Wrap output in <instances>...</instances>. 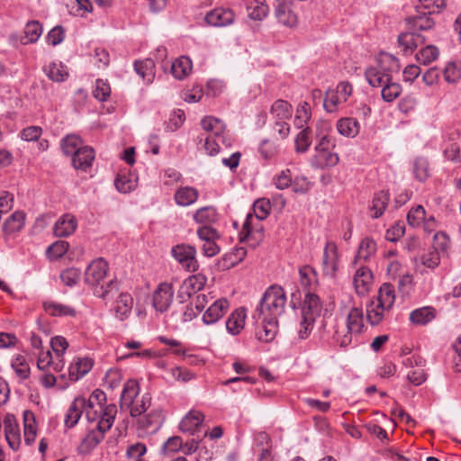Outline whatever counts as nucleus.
Returning a JSON list of instances; mask_svg holds the SVG:
<instances>
[{"label": "nucleus", "mask_w": 461, "mask_h": 461, "mask_svg": "<svg viewBox=\"0 0 461 461\" xmlns=\"http://www.w3.org/2000/svg\"><path fill=\"white\" fill-rule=\"evenodd\" d=\"M117 411L115 404H106V396L102 390L92 392L88 397L86 420L93 428L78 447L80 454L90 453L103 440L104 433L112 428Z\"/></svg>", "instance_id": "obj_1"}, {"label": "nucleus", "mask_w": 461, "mask_h": 461, "mask_svg": "<svg viewBox=\"0 0 461 461\" xmlns=\"http://www.w3.org/2000/svg\"><path fill=\"white\" fill-rule=\"evenodd\" d=\"M341 304L346 315L345 323L337 326L333 339L340 347L346 348L363 331L364 313L360 307L355 305L351 295L345 296Z\"/></svg>", "instance_id": "obj_2"}, {"label": "nucleus", "mask_w": 461, "mask_h": 461, "mask_svg": "<svg viewBox=\"0 0 461 461\" xmlns=\"http://www.w3.org/2000/svg\"><path fill=\"white\" fill-rule=\"evenodd\" d=\"M271 204L269 200L262 198L253 204V213H248L240 232V240L252 248L258 246L264 239L263 226L260 223L270 213Z\"/></svg>", "instance_id": "obj_3"}, {"label": "nucleus", "mask_w": 461, "mask_h": 461, "mask_svg": "<svg viewBox=\"0 0 461 461\" xmlns=\"http://www.w3.org/2000/svg\"><path fill=\"white\" fill-rule=\"evenodd\" d=\"M108 273V264L103 258L93 260L85 272V281L92 287L93 294L104 301L110 300L118 292L113 280L104 282Z\"/></svg>", "instance_id": "obj_4"}, {"label": "nucleus", "mask_w": 461, "mask_h": 461, "mask_svg": "<svg viewBox=\"0 0 461 461\" xmlns=\"http://www.w3.org/2000/svg\"><path fill=\"white\" fill-rule=\"evenodd\" d=\"M316 138L317 143L314 147L315 154L312 156L311 164L316 168L331 167L339 161L338 153L331 151L334 148V140L330 136V124L327 122L317 123Z\"/></svg>", "instance_id": "obj_5"}, {"label": "nucleus", "mask_w": 461, "mask_h": 461, "mask_svg": "<svg viewBox=\"0 0 461 461\" xmlns=\"http://www.w3.org/2000/svg\"><path fill=\"white\" fill-rule=\"evenodd\" d=\"M396 299L395 289L389 283L383 284L366 304V312L367 321L372 326L380 324L392 311Z\"/></svg>", "instance_id": "obj_6"}, {"label": "nucleus", "mask_w": 461, "mask_h": 461, "mask_svg": "<svg viewBox=\"0 0 461 461\" xmlns=\"http://www.w3.org/2000/svg\"><path fill=\"white\" fill-rule=\"evenodd\" d=\"M400 68L396 57L381 52L375 58V64L366 69L365 77L372 87H380L392 78L393 73L399 72Z\"/></svg>", "instance_id": "obj_7"}, {"label": "nucleus", "mask_w": 461, "mask_h": 461, "mask_svg": "<svg viewBox=\"0 0 461 461\" xmlns=\"http://www.w3.org/2000/svg\"><path fill=\"white\" fill-rule=\"evenodd\" d=\"M285 304L284 289L279 285H271L264 293L257 312L258 316L278 320L285 312Z\"/></svg>", "instance_id": "obj_8"}, {"label": "nucleus", "mask_w": 461, "mask_h": 461, "mask_svg": "<svg viewBox=\"0 0 461 461\" xmlns=\"http://www.w3.org/2000/svg\"><path fill=\"white\" fill-rule=\"evenodd\" d=\"M353 94V86L348 81L343 80L335 87L326 90L323 100V108L328 113H338L348 101Z\"/></svg>", "instance_id": "obj_9"}, {"label": "nucleus", "mask_w": 461, "mask_h": 461, "mask_svg": "<svg viewBox=\"0 0 461 461\" xmlns=\"http://www.w3.org/2000/svg\"><path fill=\"white\" fill-rule=\"evenodd\" d=\"M31 345L33 348V355L37 358V367L41 371H45L51 367L55 373H59L65 366V360L59 359L53 361L51 352L49 348L43 349L41 339L33 334L31 337Z\"/></svg>", "instance_id": "obj_10"}, {"label": "nucleus", "mask_w": 461, "mask_h": 461, "mask_svg": "<svg viewBox=\"0 0 461 461\" xmlns=\"http://www.w3.org/2000/svg\"><path fill=\"white\" fill-rule=\"evenodd\" d=\"M341 264V256L334 241L329 240L323 248L321 269L326 276L336 277Z\"/></svg>", "instance_id": "obj_11"}, {"label": "nucleus", "mask_w": 461, "mask_h": 461, "mask_svg": "<svg viewBox=\"0 0 461 461\" xmlns=\"http://www.w3.org/2000/svg\"><path fill=\"white\" fill-rule=\"evenodd\" d=\"M352 282L353 287L358 296L366 295L374 285L373 271L366 266L355 265Z\"/></svg>", "instance_id": "obj_12"}, {"label": "nucleus", "mask_w": 461, "mask_h": 461, "mask_svg": "<svg viewBox=\"0 0 461 461\" xmlns=\"http://www.w3.org/2000/svg\"><path fill=\"white\" fill-rule=\"evenodd\" d=\"M171 253L174 258L187 271L194 272L198 269L199 265L194 247L179 244L172 249Z\"/></svg>", "instance_id": "obj_13"}, {"label": "nucleus", "mask_w": 461, "mask_h": 461, "mask_svg": "<svg viewBox=\"0 0 461 461\" xmlns=\"http://www.w3.org/2000/svg\"><path fill=\"white\" fill-rule=\"evenodd\" d=\"M210 299L208 307L203 314V322L206 325H212L219 321L223 315L227 312L230 303L225 298H219L213 300L211 294H207Z\"/></svg>", "instance_id": "obj_14"}, {"label": "nucleus", "mask_w": 461, "mask_h": 461, "mask_svg": "<svg viewBox=\"0 0 461 461\" xmlns=\"http://www.w3.org/2000/svg\"><path fill=\"white\" fill-rule=\"evenodd\" d=\"M174 298V289L169 283H161L155 289L152 296V305L157 312H164L171 305Z\"/></svg>", "instance_id": "obj_15"}, {"label": "nucleus", "mask_w": 461, "mask_h": 461, "mask_svg": "<svg viewBox=\"0 0 461 461\" xmlns=\"http://www.w3.org/2000/svg\"><path fill=\"white\" fill-rule=\"evenodd\" d=\"M164 420L162 409L158 407L153 408L147 414L140 418L138 428L147 434H154L161 428Z\"/></svg>", "instance_id": "obj_16"}, {"label": "nucleus", "mask_w": 461, "mask_h": 461, "mask_svg": "<svg viewBox=\"0 0 461 461\" xmlns=\"http://www.w3.org/2000/svg\"><path fill=\"white\" fill-rule=\"evenodd\" d=\"M88 398L84 396L76 397L68 408L64 417V424L66 428L71 429L75 427L81 418L83 412H85V415L86 416Z\"/></svg>", "instance_id": "obj_17"}, {"label": "nucleus", "mask_w": 461, "mask_h": 461, "mask_svg": "<svg viewBox=\"0 0 461 461\" xmlns=\"http://www.w3.org/2000/svg\"><path fill=\"white\" fill-rule=\"evenodd\" d=\"M94 360L89 357L76 356L68 365V378L77 382L83 378L93 368Z\"/></svg>", "instance_id": "obj_18"}, {"label": "nucleus", "mask_w": 461, "mask_h": 461, "mask_svg": "<svg viewBox=\"0 0 461 461\" xmlns=\"http://www.w3.org/2000/svg\"><path fill=\"white\" fill-rule=\"evenodd\" d=\"M204 20L211 26L224 27L234 22L235 14L230 8L218 7L208 12Z\"/></svg>", "instance_id": "obj_19"}, {"label": "nucleus", "mask_w": 461, "mask_h": 461, "mask_svg": "<svg viewBox=\"0 0 461 461\" xmlns=\"http://www.w3.org/2000/svg\"><path fill=\"white\" fill-rule=\"evenodd\" d=\"M206 276L201 273L188 276L180 285L179 296L183 299L190 298L193 294L201 291L206 285Z\"/></svg>", "instance_id": "obj_20"}, {"label": "nucleus", "mask_w": 461, "mask_h": 461, "mask_svg": "<svg viewBox=\"0 0 461 461\" xmlns=\"http://www.w3.org/2000/svg\"><path fill=\"white\" fill-rule=\"evenodd\" d=\"M4 428L6 441L9 447L17 451L22 443L21 432L19 426L16 422L15 417L12 414H7L4 419Z\"/></svg>", "instance_id": "obj_21"}, {"label": "nucleus", "mask_w": 461, "mask_h": 461, "mask_svg": "<svg viewBox=\"0 0 461 461\" xmlns=\"http://www.w3.org/2000/svg\"><path fill=\"white\" fill-rule=\"evenodd\" d=\"M203 414L197 410L189 411L179 423V430L183 433L193 436L203 422Z\"/></svg>", "instance_id": "obj_22"}, {"label": "nucleus", "mask_w": 461, "mask_h": 461, "mask_svg": "<svg viewBox=\"0 0 461 461\" xmlns=\"http://www.w3.org/2000/svg\"><path fill=\"white\" fill-rule=\"evenodd\" d=\"M200 193L194 186H179L174 194L175 203L181 207H188L194 204L199 199Z\"/></svg>", "instance_id": "obj_23"}, {"label": "nucleus", "mask_w": 461, "mask_h": 461, "mask_svg": "<svg viewBox=\"0 0 461 461\" xmlns=\"http://www.w3.org/2000/svg\"><path fill=\"white\" fill-rule=\"evenodd\" d=\"M247 311L244 307L234 310L226 321V330L230 335H239L245 327Z\"/></svg>", "instance_id": "obj_24"}, {"label": "nucleus", "mask_w": 461, "mask_h": 461, "mask_svg": "<svg viewBox=\"0 0 461 461\" xmlns=\"http://www.w3.org/2000/svg\"><path fill=\"white\" fill-rule=\"evenodd\" d=\"M274 14L278 23L285 27L294 28L298 24V17L288 4L276 5Z\"/></svg>", "instance_id": "obj_25"}, {"label": "nucleus", "mask_w": 461, "mask_h": 461, "mask_svg": "<svg viewBox=\"0 0 461 461\" xmlns=\"http://www.w3.org/2000/svg\"><path fill=\"white\" fill-rule=\"evenodd\" d=\"M261 327L257 331V338L263 342L272 341L278 330V320L258 316Z\"/></svg>", "instance_id": "obj_26"}, {"label": "nucleus", "mask_w": 461, "mask_h": 461, "mask_svg": "<svg viewBox=\"0 0 461 461\" xmlns=\"http://www.w3.org/2000/svg\"><path fill=\"white\" fill-rule=\"evenodd\" d=\"M133 307V298L128 293H121L116 298L113 310L115 313L116 318L121 321L127 319Z\"/></svg>", "instance_id": "obj_27"}, {"label": "nucleus", "mask_w": 461, "mask_h": 461, "mask_svg": "<svg viewBox=\"0 0 461 461\" xmlns=\"http://www.w3.org/2000/svg\"><path fill=\"white\" fill-rule=\"evenodd\" d=\"M192 219L197 224L205 226L212 225L218 221L219 213L212 205H207L195 210L192 214Z\"/></svg>", "instance_id": "obj_28"}, {"label": "nucleus", "mask_w": 461, "mask_h": 461, "mask_svg": "<svg viewBox=\"0 0 461 461\" xmlns=\"http://www.w3.org/2000/svg\"><path fill=\"white\" fill-rule=\"evenodd\" d=\"M77 226V222L75 216L66 213L58 219L53 232L58 237H67L75 232Z\"/></svg>", "instance_id": "obj_29"}, {"label": "nucleus", "mask_w": 461, "mask_h": 461, "mask_svg": "<svg viewBox=\"0 0 461 461\" xmlns=\"http://www.w3.org/2000/svg\"><path fill=\"white\" fill-rule=\"evenodd\" d=\"M336 128L341 136L353 139L358 135L361 127L356 118L343 117L337 121Z\"/></svg>", "instance_id": "obj_30"}, {"label": "nucleus", "mask_w": 461, "mask_h": 461, "mask_svg": "<svg viewBox=\"0 0 461 461\" xmlns=\"http://www.w3.org/2000/svg\"><path fill=\"white\" fill-rule=\"evenodd\" d=\"M209 303L210 299L208 295H205L204 294L197 295L194 304L190 303L185 306L182 313V321L184 322L191 321L199 312L204 310Z\"/></svg>", "instance_id": "obj_31"}, {"label": "nucleus", "mask_w": 461, "mask_h": 461, "mask_svg": "<svg viewBox=\"0 0 461 461\" xmlns=\"http://www.w3.org/2000/svg\"><path fill=\"white\" fill-rule=\"evenodd\" d=\"M321 303L318 295L308 292L303 300L302 306V316L312 317L316 320L320 316L321 312Z\"/></svg>", "instance_id": "obj_32"}, {"label": "nucleus", "mask_w": 461, "mask_h": 461, "mask_svg": "<svg viewBox=\"0 0 461 461\" xmlns=\"http://www.w3.org/2000/svg\"><path fill=\"white\" fill-rule=\"evenodd\" d=\"M43 32V27L38 21H29L24 27L23 35L19 38L22 45L33 44L38 41Z\"/></svg>", "instance_id": "obj_33"}, {"label": "nucleus", "mask_w": 461, "mask_h": 461, "mask_svg": "<svg viewBox=\"0 0 461 461\" xmlns=\"http://www.w3.org/2000/svg\"><path fill=\"white\" fill-rule=\"evenodd\" d=\"M95 154L91 147L85 146L72 158V163L76 169L86 171L93 164Z\"/></svg>", "instance_id": "obj_34"}, {"label": "nucleus", "mask_w": 461, "mask_h": 461, "mask_svg": "<svg viewBox=\"0 0 461 461\" xmlns=\"http://www.w3.org/2000/svg\"><path fill=\"white\" fill-rule=\"evenodd\" d=\"M43 308L46 313L54 317H73L76 315L74 307L55 301H45Z\"/></svg>", "instance_id": "obj_35"}, {"label": "nucleus", "mask_w": 461, "mask_h": 461, "mask_svg": "<svg viewBox=\"0 0 461 461\" xmlns=\"http://www.w3.org/2000/svg\"><path fill=\"white\" fill-rule=\"evenodd\" d=\"M135 72L145 84L149 85L155 78V63L151 59L136 60L133 64Z\"/></svg>", "instance_id": "obj_36"}, {"label": "nucleus", "mask_w": 461, "mask_h": 461, "mask_svg": "<svg viewBox=\"0 0 461 461\" xmlns=\"http://www.w3.org/2000/svg\"><path fill=\"white\" fill-rule=\"evenodd\" d=\"M44 73L49 79L61 83L68 79L69 73L67 66L60 61H52L43 68Z\"/></svg>", "instance_id": "obj_37"}, {"label": "nucleus", "mask_w": 461, "mask_h": 461, "mask_svg": "<svg viewBox=\"0 0 461 461\" xmlns=\"http://www.w3.org/2000/svg\"><path fill=\"white\" fill-rule=\"evenodd\" d=\"M437 311L431 306H424L415 309L410 313V321L418 326L429 323L436 318Z\"/></svg>", "instance_id": "obj_38"}, {"label": "nucleus", "mask_w": 461, "mask_h": 461, "mask_svg": "<svg viewBox=\"0 0 461 461\" xmlns=\"http://www.w3.org/2000/svg\"><path fill=\"white\" fill-rule=\"evenodd\" d=\"M201 126L203 131L210 133L209 135L214 136L218 139H222V134H225V123L213 116H205L201 121Z\"/></svg>", "instance_id": "obj_39"}, {"label": "nucleus", "mask_w": 461, "mask_h": 461, "mask_svg": "<svg viewBox=\"0 0 461 461\" xmlns=\"http://www.w3.org/2000/svg\"><path fill=\"white\" fill-rule=\"evenodd\" d=\"M193 70V62L186 56H181L176 59L171 65V73L176 79H184L191 74Z\"/></svg>", "instance_id": "obj_40"}, {"label": "nucleus", "mask_w": 461, "mask_h": 461, "mask_svg": "<svg viewBox=\"0 0 461 461\" xmlns=\"http://www.w3.org/2000/svg\"><path fill=\"white\" fill-rule=\"evenodd\" d=\"M376 252L375 241L368 237L364 238L359 243L357 254L354 258L353 264H358V261L369 260Z\"/></svg>", "instance_id": "obj_41"}, {"label": "nucleus", "mask_w": 461, "mask_h": 461, "mask_svg": "<svg viewBox=\"0 0 461 461\" xmlns=\"http://www.w3.org/2000/svg\"><path fill=\"white\" fill-rule=\"evenodd\" d=\"M292 114L293 107L287 101L276 100L270 107V115L274 121H287Z\"/></svg>", "instance_id": "obj_42"}, {"label": "nucleus", "mask_w": 461, "mask_h": 461, "mask_svg": "<svg viewBox=\"0 0 461 461\" xmlns=\"http://www.w3.org/2000/svg\"><path fill=\"white\" fill-rule=\"evenodd\" d=\"M37 424L32 411H23V437L27 445H32L37 437Z\"/></svg>", "instance_id": "obj_43"}, {"label": "nucleus", "mask_w": 461, "mask_h": 461, "mask_svg": "<svg viewBox=\"0 0 461 461\" xmlns=\"http://www.w3.org/2000/svg\"><path fill=\"white\" fill-rule=\"evenodd\" d=\"M114 185L120 193H131L138 185V177L131 173H120L115 177Z\"/></svg>", "instance_id": "obj_44"}, {"label": "nucleus", "mask_w": 461, "mask_h": 461, "mask_svg": "<svg viewBox=\"0 0 461 461\" xmlns=\"http://www.w3.org/2000/svg\"><path fill=\"white\" fill-rule=\"evenodd\" d=\"M390 200L388 191H380L375 194L370 206L371 217L377 219L384 212Z\"/></svg>", "instance_id": "obj_45"}, {"label": "nucleus", "mask_w": 461, "mask_h": 461, "mask_svg": "<svg viewBox=\"0 0 461 461\" xmlns=\"http://www.w3.org/2000/svg\"><path fill=\"white\" fill-rule=\"evenodd\" d=\"M421 41V36L414 32H402L398 37L399 46L405 55L411 54Z\"/></svg>", "instance_id": "obj_46"}, {"label": "nucleus", "mask_w": 461, "mask_h": 461, "mask_svg": "<svg viewBox=\"0 0 461 461\" xmlns=\"http://www.w3.org/2000/svg\"><path fill=\"white\" fill-rule=\"evenodd\" d=\"M248 16L254 21H263L269 14L266 0H253L247 5Z\"/></svg>", "instance_id": "obj_47"}, {"label": "nucleus", "mask_w": 461, "mask_h": 461, "mask_svg": "<svg viewBox=\"0 0 461 461\" xmlns=\"http://www.w3.org/2000/svg\"><path fill=\"white\" fill-rule=\"evenodd\" d=\"M407 22L414 32L430 30L435 24L434 20L428 13H420V14L410 17L407 19Z\"/></svg>", "instance_id": "obj_48"}, {"label": "nucleus", "mask_w": 461, "mask_h": 461, "mask_svg": "<svg viewBox=\"0 0 461 461\" xmlns=\"http://www.w3.org/2000/svg\"><path fill=\"white\" fill-rule=\"evenodd\" d=\"M246 255L247 250L245 248H234L222 257L221 265L223 268H231L240 263L245 258Z\"/></svg>", "instance_id": "obj_49"}, {"label": "nucleus", "mask_w": 461, "mask_h": 461, "mask_svg": "<svg viewBox=\"0 0 461 461\" xmlns=\"http://www.w3.org/2000/svg\"><path fill=\"white\" fill-rule=\"evenodd\" d=\"M184 447V442L181 437H169L162 445L160 454L164 457H171Z\"/></svg>", "instance_id": "obj_50"}, {"label": "nucleus", "mask_w": 461, "mask_h": 461, "mask_svg": "<svg viewBox=\"0 0 461 461\" xmlns=\"http://www.w3.org/2000/svg\"><path fill=\"white\" fill-rule=\"evenodd\" d=\"M443 77L447 83L456 85L461 80V62L449 61L443 69Z\"/></svg>", "instance_id": "obj_51"}, {"label": "nucleus", "mask_w": 461, "mask_h": 461, "mask_svg": "<svg viewBox=\"0 0 461 461\" xmlns=\"http://www.w3.org/2000/svg\"><path fill=\"white\" fill-rule=\"evenodd\" d=\"M140 393V385L139 383L131 379L127 381L124 384L122 393V402L123 405L127 406L130 403H132L133 401L138 399Z\"/></svg>", "instance_id": "obj_52"}, {"label": "nucleus", "mask_w": 461, "mask_h": 461, "mask_svg": "<svg viewBox=\"0 0 461 461\" xmlns=\"http://www.w3.org/2000/svg\"><path fill=\"white\" fill-rule=\"evenodd\" d=\"M61 147L66 155L73 158L84 146L81 138L73 134L62 140Z\"/></svg>", "instance_id": "obj_53"}, {"label": "nucleus", "mask_w": 461, "mask_h": 461, "mask_svg": "<svg viewBox=\"0 0 461 461\" xmlns=\"http://www.w3.org/2000/svg\"><path fill=\"white\" fill-rule=\"evenodd\" d=\"M439 56L438 49L434 45H427L416 53V60L424 66L429 65L438 59Z\"/></svg>", "instance_id": "obj_54"}, {"label": "nucleus", "mask_w": 461, "mask_h": 461, "mask_svg": "<svg viewBox=\"0 0 461 461\" xmlns=\"http://www.w3.org/2000/svg\"><path fill=\"white\" fill-rule=\"evenodd\" d=\"M25 222V215L22 212H14L5 222L4 229L6 233H14L21 230Z\"/></svg>", "instance_id": "obj_55"}, {"label": "nucleus", "mask_w": 461, "mask_h": 461, "mask_svg": "<svg viewBox=\"0 0 461 461\" xmlns=\"http://www.w3.org/2000/svg\"><path fill=\"white\" fill-rule=\"evenodd\" d=\"M380 87L382 88V98L384 102L387 103L394 101L402 93L401 85L396 82H393L392 78Z\"/></svg>", "instance_id": "obj_56"}, {"label": "nucleus", "mask_w": 461, "mask_h": 461, "mask_svg": "<svg viewBox=\"0 0 461 461\" xmlns=\"http://www.w3.org/2000/svg\"><path fill=\"white\" fill-rule=\"evenodd\" d=\"M150 397L149 394H143L140 398L133 401L132 403L127 405L130 409L131 417H141L145 413L148 408L150 406Z\"/></svg>", "instance_id": "obj_57"}, {"label": "nucleus", "mask_w": 461, "mask_h": 461, "mask_svg": "<svg viewBox=\"0 0 461 461\" xmlns=\"http://www.w3.org/2000/svg\"><path fill=\"white\" fill-rule=\"evenodd\" d=\"M312 117L311 106L308 103H301L295 112L294 125L299 129H303Z\"/></svg>", "instance_id": "obj_58"}, {"label": "nucleus", "mask_w": 461, "mask_h": 461, "mask_svg": "<svg viewBox=\"0 0 461 461\" xmlns=\"http://www.w3.org/2000/svg\"><path fill=\"white\" fill-rule=\"evenodd\" d=\"M69 14L74 16L85 17L93 12V5L90 0H73L68 5Z\"/></svg>", "instance_id": "obj_59"}, {"label": "nucleus", "mask_w": 461, "mask_h": 461, "mask_svg": "<svg viewBox=\"0 0 461 461\" xmlns=\"http://www.w3.org/2000/svg\"><path fill=\"white\" fill-rule=\"evenodd\" d=\"M300 283L304 287H312L317 282V274L310 266H303L299 269Z\"/></svg>", "instance_id": "obj_60"}, {"label": "nucleus", "mask_w": 461, "mask_h": 461, "mask_svg": "<svg viewBox=\"0 0 461 461\" xmlns=\"http://www.w3.org/2000/svg\"><path fill=\"white\" fill-rule=\"evenodd\" d=\"M427 216L426 211L422 205H416L411 208L407 214V221L409 225L416 228L420 227Z\"/></svg>", "instance_id": "obj_61"}, {"label": "nucleus", "mask_w": 461, "mask_h": 461, "mask_svg": "<svg viewBox=\"0 0 461 461\" xmlns=\"http://www.w3.org/2000/svg\"><path fill=\"white\" fill-rule=\"evenodd\" d=\"M295 151L297 153H305L308 151L312 140L310 137V130L308 127L303 128L297 135L294 140Z\"/></svg>", "instance_id": "obj_62"}, {"label": "nucleus", "mask_w": 461, "mask_h": 461, "mask_svg": "<svg viewBox=\"0 0 461 461\" xmlns=\"http://www.w3.org/2000/svg\"><path fill=\"white\" fill-rule=\"evenodd\" d=\"M12 368L14 371L17 374V375L22 378L25 379L30 375V366L27 363L25 357L22 355H17L12 359Z\"/></svg>", "instance_id": "obj_63"}, {"label": "nucleus", "mask_w": 461, "mask_h": 461, "mask_svg": "<svg viewBox=\"0 0 461 461\" xmlns=\"http://www.w3.org/2000/svg\"><path fill=\"white\" fill-rule=\"evenodd\" d=\"M147 453V447L145 444L137 442L130 445L126 450V456L131 461H145L143 456Z\"/></svg>", "instance_id": "obj_64"}]
</instances>
